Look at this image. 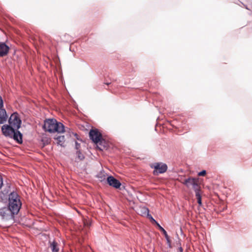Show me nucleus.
<instances>
[{
    "mask_svg": "<svg viewBox=\"0 0 252 252\" xmlns=\"http://www.w3.org/2000/svg\"><path fill=\"white\" fill-rule=\"evenodd\" d=\"M43 128L46 131L51 133L55 132L61 133L64 131V126L61 123H58L54 119L46 120L44 122Z\"/></svg>",
    "mask_w": 252,
    "mask_h": 252,
    "instance_id": "obj_1",
    "label": "nucleus"
},
{
    "mask_svg": "<svg viewBox=\"0 0 252 252\" xmlns=\"http://www.w3.org/2000/svg\"><path fill=\"white\" fill-rule=\"evenodd\" d=\"M22 206L20 196L15 192H12L9 195L8 206L10 210L17 215Z\"/></svg>",
    "mask_w": 252,
    "mask_h": 252,
    "instance_id": "obj_2",
    "label": "nucleus"
},
{
    "mask_svg": "<svg viewBox=\"0 0 252 252\" xmlns=\"http://www.w3.org/2000/svg\"><path fill=\"white\" fill-rule=\"evenodd\" d=\"M89 136L91 139L97 145V147L99 150H103L106 146L103 144L105 143L104 140L102 138L101 134L97 129H92L89 132Z\"/></svg>",
    "mask_w": 252,
    "mask_h": 252,
    "instance_id": "obj_3",
    "label": "nucleus"
},
{
    "mask_svg": "<svg viewBox=\"0 0 252 252\" xmlns=\"http://www.w3.org/2000/svg\"><path fill=\"white\" fill-rule=\"evenodd\" d=\"M183 184L188 188L192 187L195 192L200 191V185L198 178H189L185 180Z\"/></svg>",
    "mask_w": 252,
    "mask_h": 252,
    "instance_id": "obj_4",
    "label": "nucleus"
},
{
    "mask_svg": "<svg viewBox=\"0 0 252 252\" xmlns=\"http://www.w3.org/2000/svg\"><path fill=\"white\" fill-rule=\"evenodd\" d=\"M15 214L8 207L0 209V216L5 220H13Z\"/></svg>",
    "mask_w": 252,
    "mask_h": 252,
    "instance_id": "obj_5",
    "label": "nucleus"
},
{
    "mask_svg": "<svg viewBox=\"0 0 252 252\" xmlns=\"http://www.w3.org/2000/svg\"><path fill=\"white\" fill-rule=\"evenodd\" d=\"M10 126L18 129L21 126V121L18 117L17 113L12 114L9 119Z\"/></svg>",
    "mask_w": 252,
    "mask_h": 252,
    "instance_id": "obj_6",
    "label": "nucleus"
},
{
    "mask_svg": "<svg viewBox=\"0 0 252 252\" xmlns=\"http://www.w3.org/2000/svg\"><path fill=\"white\" fill-rule=\"evenodd\" d=\"M154 168L155 170L153 173L155 175H158V174H161L165 172L167 169V166L166 164L163 163H156Z\"/></svg>",
    "mask_w": 252,
    "mask_h": 252,
    "instance_id": "obj_7",
    "label": "nucleus"
},
{
    "mask_svg": "<svg viewBox=\"0 0 252 252\" xmlns=\"http://www.w3.org/2000/svg\"><path fill=\"white\" fill-rule=\"evenodd\" d=\"M15 128L11 126L3 125L1 127V130L3 135L12 138L15 131Z\"/></svg>",
    "mask_w": 252,
    "mask_h": 252,
    "instance_id": "obj_8",
    "label": "nucleus"
},
{
    "mask_svg": "<svg viewBox=\"0 0 252 252\" xmlns=\"http://www.w3.org/2000/svg\"><path fill=\"white\" fill-rule=\"evenodd\" d=\"M107 182L108 184L116 189H119L121 186V183L119 180L115 179L113 176H109L107 177Z\"/></svg>",
    "mask_w": 252,
    "mask_h": 252,
    "instance_id": "obj_9",
    "label": "nucleus"
},
{
    "mask_svg": "<svg viewBox=\"0 0 252 252\" xmlns=\"http://www.w3.org/2000/svg\"><path fill=\"white\" fill-rule=\"evenodd\" d=\"M9 51V47L5 43L0 44V57L7 55Z\"/></svg>",
    "mask_w": 252,
    "mask_h": 252,
    "instance_id": "obj_10",
    "label": "nucleus"
},
{
    "mask_svg": "<svg viewBox=\"0 0 252 252\" xmlns=\"http://www.w3.org/2000/svg\"><path fill=\"white\" fill-rule=\"evenodd\" d=\"M12 138L19 143H22V134L19 131L15 130Z\"/></svg>",
    "mask_w": 252,
    "mask_h": 252,
    "instance_id": "obj_11",
    "label": "nucleus"
},
{
    "mask_svg": "<svg viewBox=\"0 0 252 252\" xmlns=\"http://www.w3.org/2000/svg\"><path fill=\"white\" fill-rule=\"evenodd\" d=\"M7 115L4 109H0V124L4 123L6 121Z\"/></svg>",
    "mask_w": 252,
    "mask_h": 252,
    "instance_id": "obj_12",
    "label": "nucleus"
},
{
    "mask_svg": "<svg viewBox=\"0 0 252 252\" xmlns=\"http://www.w3.org/2000/svg\"><path fill=\"white\" fill-rule=\"evenodd\" d=\"M55 139L57 140V143L58 144L61 145L62 147L65 146L64 143L65 140L64 136H58L55 138Z\"/></svg>",
    "mask_w": 252,
    "mask_h": 252,
    "instance_id": "obj_13",
    "label": "nucleus"
},
{
    "mask_svg": "<svg viewBox=\"0 0 252 252\" xmlns=\"http://www.w3.org/2000/svg\"><path fill=\"white\" fill-rule=\"evenodd\" d=\"M50 247L52 252H59V249L58 247V243L55 241L51 243Z\"/></svg>",
    "mask_w": 252,
    "mask_h": 252,
    "instance_id": "obj_14",
    "label": "nucleus"
},
{
    "mask_svg": "<svg viewBox=\"0 0 252 252\" xmlns=\"http://www.w3.org/2000/svg\"><path fill=\"white\" fill-rule=\"evenodd\" d=\"M158 226L159 227V228L160 230V231H161L162 232V233H163V234L164 235L165 237L166 238L167 241L168 242H170L169 237L166 231H165V230L163 227H162L159 224H158Z\"/></svg>",
    "mask_w": 252,
    "mask_h": 252,
    "instance_id": "obj_15",
    "label": "nucleus"
},
{
    "mask_svg": "<svg viewBox=\"0 0 252 252\" xmlns=\"http://www.w3.org/2000/svg\"><path fill=\"white\" fill-rule=\"evenodd\" d=\"M195 196H196V199L197 200V203L199 204V206H201L202 202H201V196L200 191L196 192Z\"/></svg>",
    "mask_w": 252,
    "mask_h": 252,
    "instance_id": "obj_16",
    "label": "nucleus"
},
{
    "mask_svg": "<svg viewBox=\"0 0 252 252\" xmlns=\"http://www.w3.org/2000/svg\"><path fill=\"white\" fill-rule=\"evenodd\" d=\"M149 212V209L146 207L141 208V212L142 215H148Z\"/></svg>",
    "mask_w": 252,
    "mask_h": 252,
    "instance_id": "obj_17",
    "label": "nucleus"
},
{
    "mask_svg": "<svg viewBox=\"0 0 252 252\" xmlns=\"http://www.w3.org/2000/svg\"><path fill=\"white\" fill-rule=\"evenodd\" d=\"M76 154L77 155V158L79 160H81L84 158V155L81 153L79 150H77Z\"/></svg>",
    "mask_w": 252,
    "mask_h": 252,
    "instance_id": "obj_18",
    "label": "nucleus"
},
{
    "mask_svg": "<svg viewBox=\"0 0 252 252\" xmlns=\"http://www.w3.org/2000/svg\"><path fill=\"white\" fill-rule=\"evenodd\" d=\"M206 172L205 170H202L198 173V175L199 176H204L206 175Z\"/></svg>",
    "mask_w": 252,
    "mask_h": 252,
    "instance_id": "obj_19",
    "label": "nucleus"
},
{
    "mask_svg": "<svg viewBox=\"0 0 252 252\" xmlns=\"http://www.w3.org/2000/svg\"><path fill=\"white\" fill-rule=\"evenodd\" d=\"M80 144L78 142H75V149L77 150H80Z\"/></svg>",
    "mask_w": 252,
    "mask_h": 252,
    "instance_id": "obj_20",
    "label": "nucleus"
},
{
    "mask_svg": "<svg viewBox=\"0 0 252 252\" xmlns=\"http://www.w3.org/2000/svg\"><path fill=\"white\" fill-rule=\"evenodd\" d=\"M3 107V101L1 97L0 96V109H2Z\"/></svg>",
    "mask_w": 252,
    "mask_h": 252,
    "instance_id": "obj_21",
    "label": "nucleus"
},
{
    "mask_svg": "<svg viewBox=\"0 0 252 252\" xmlns=\"http://www.w3.org/2000/svg\"><path fill=\"white\" fill-rule=\"evenodd\" d=\"M3 185V180L2 177L0 175V189L1 188Z\"/></svg>",
    "mask_w": 252,
    "mask_h": 252,
    "instance_id": "obj_22",
    "label": "nucleus"
},
{
    "mask_svg": "<svg viewBox=\"0 0 252 252\" xmlns=\"http://www.w3.org/2000/svg\"><path fill=\"white\" fill-rule=\"evenodd\" d=\"M147 216H148V218H149V219H151L153 221H155V220L153 218V217H152V216H151V215H149V214H148V215H147Z\"/></svg>",
    "mask_w": 252,
    "mask_h": 252,
    "instance_id": "obj_23",
    "label": "nucleus"
},
{
    "mask_svg": "<svg viewBox=\"0 0 252 252\" xmlns=\"http://www.w3.org/2000/svg\"><path fill=\"white\" fill-rule=\"evenodd\" d=\"M105 84L108 85L110 84V83H105Z\"/></svg>",
    "mask_w": 252,
    "mask_h": 252,
    "instance_id": "obj_24",
    "label": "nucleus"
},
{
    "mask_svg": "<svg viewBox=\"0 0 252 252\" xmlns=\"http://www.w3.org/2000/svg\"><path fill=\"white\" fill-rule=\"evenodd\" d=\"M180 251H181V252H182L183 249H182V248H180Z\"/></svg>",
    "mask_w": 252,
    "mask_h": 252,
    "instance_id": "obj_25",
    "label": "nucleus"
}]
</instances>
